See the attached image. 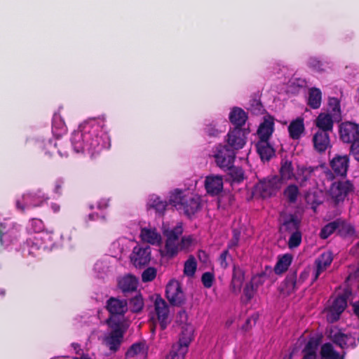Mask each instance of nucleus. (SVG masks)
<instances>
[{"mask_svg":"<svg viewBox=\"0 0 359 359\" xmlns=\"http://www.w3.org/2000/svg\"><path fill=\"white\" fill-rule=\"evenodd\" d=\"M339 224V223L338 222V219H336L335 220L329 222L321 229L320 232V237L322 239L327 238L334 231H338Z\"/></svg>","mask_w":359,"mask_h":359,"instance_id":"41","label":"nucleus"},{"mask_svg":"<svg viewBox=\"0 0 359 359\" xmlns=\"http://www.w3.org/2000/svg\"><path fill=\"white\" fill-rule=\"evenodd\" d=\"M165 296L170 304L175 306H182L186 301L181 284L176 280H171L167 284Z\"/></svg>","mask_w":359,"mask_h":359,"instance_id":"8","label":"nucleus"},{"mask_svg":"<svg viewBox=\"0 0 359 359\" xmlns=\"http://www.w3.org/2000/svg\"><path fill=\"white\" fill-rule=\"evenodd\" d=\"M205 188L211 196H217L223 190V178L221 175H210L205 177Z\"/></svg>","mask_w":359,"mask_h":359,"instance_id":"19","label":"nucleus"},{"mask_svg":"<svg viewBox=\"0 0 359 359\" xmlns=\"http://www.w3.org/2000/svg\"><path fill=\"white\" fill-rule=\"evenodd\" d=\"M330 165L336 175L344 177L349 166V157L348 155L336 154L330 161Z\"/></svg>","mask_w":359,"mask_h":359,"instance_id":"18","label":"nucleus"},{"mask_svg":"<svg viewBox=\"0 0 359 359\" xmlns=\"http://www.w3.org/2000/svg\"><path fill=\"white\" fill-rule=\"evenodd\" d=\"M245 280V272L240 267L236 266L233 269L232 279L230 285L231 291L237 294L241 292Z\"/></svg>","mask_w":359,"mask_h":359,"instance_id":"27","label":"nucleus"},{"mask_svg":"<svg viewBox=\"0 0 359 359\" xmlns=\"http://www.w3.org/2000/svg\"><path fill=\"white\" fill-rule=\"evenodd\" d=\"M257 188L263 197H270L280 189V182L277 176H273L260 181Z\"/></svg>","mask_w":359,"mask_h":359,"instance_id":"17","label":"nucleus"},{"mask_svg":"<svg viewBox=\"0 0 359 359\" xmlns=\"http://www.w3.org/2000/svg\"><path fill=\"white\" fill-rule=\"evenodd\" d=\"M197 267L196 261L193 256H190L185 262L184 266V273L187 276L192 277L196 273Z\"/></svg>","mask_w":359,"mask_h":359,"instance_id":"45","label":"nucleus"},{"mask_svg":"<svg viewBox=\"0 0 359 359\" xmlns=\"http://www.w3.org/2000/svg\"><path fill=\"white\" fill-rule=\"evenodd\" d=\"M169 203L189 218L202 208L201 198L198 195L179 189L175 190L170 194Z\"/></svg>","mask_w":359,"mask_h":359,"instance_id":"2","label":"nucleus"},{"mask_svg":"<svg viewBox=\"0 0 359 359\" xmlns=\"http://www.w3.org/2000/svg\"><path fill=\"white\" fill-rule=\"evenodd\" d=\"M36 194H34L32 193H27L22 196L23 201L27 207H39L41 206L43 203V200L47 199V197H45L44 195L39 196L37 200H34L35 196Z\"/></svg>","mask_w":359,"mask_h":359,"instance_id":"39","label":"nucleus"},{"mask_svg":"<svg viewBox=\"0 0 359 359\" xmlns=\"http://www.w3.org/2000/svg\"><path fill=\"white\" fill-rule=\"evenodd\" d=\"M304 130V119L300 117L292 121L288 126L289 135L292 140H299Z\"/></svg>","mask_w":359,"mask_h":359,"instance_id":"31","label":"nucleus"},{"mask_svg":"<svg viewBox=\"0 0 359 359\" xmlns=\"http://www.w3.org/2000/svg\"><path fill=\"white\" fill-rule=\"evenodd\" d=\"M187 320V314L185 311H180L177 314V322H180L182 325L181 327V332L179 336V340L175 344L182 348H186L189 350V346L194 339V327L191 324L186 323Z\"/></svg>","mask_w":359,"mask_h":359,"instance_id":"5","label":"nucleus"},{"mask_svg":"<svg viewBox=\"0 0 359 359\" xmlns=\"http://www.w3.org/2000/svg\"><path fill=\"white\" fill-rule=\"evenodd\" d=\"M137 279L132 275L126 276L118 282V286L125 296L129 292H135L137 288Z\"/></svg>","mask_w":359,"mask_h":359,"instance_id":"30","label":"nucleus"},{"mask_svg":"<svg viewBox=\"0 0 359 359\" xmlns=\"http://www.w3.org/2000/svg\"><path fill=\"white\" fill-rule=\"evenodd\" d=\"M140 237L143 241L151 245L158 244L161 241V235L155 229L144 228L140 232Z\"/></svg>","mask_w":359,"mask_h":359,"instance_id":"34","label":"nucleus"},{"mask_svg":"<svg viewBox=\"0 0 359 359\" xmlns=\"http://www.w3.org/2000/svg\"><path fill=\"white\" fill-rule=\"evenodd\" d=\"M224 131V130H222L214 122L207 124L204 128L205 133L209 137H217Z\"/></svg>","mask_w":359,"mask_h":359,"instance_id":"47","label":"nucleus"},{"mask_svg":"<svg viewBox=\"0 0 359 359\" xmlns=\"http://www.w3.org/2000/svg\"><path fill=\"white\" fill-rule=\"evenodd\" d=\"M301 219L297 215L290 214L284 217L280 226V231L291 233L300 231Z\"/></svg>","mask_w":359,"mask_h":359,"instance_id":"23","label":"nucleus"},{"mask_svg":"<svg viewBox=\"0 0 359 359\" xmlns=\"http://www.w3.org/2000/svg\"><path fill=\"white\" fill-rule=\"evenodd\" d=\"M107 323L111 330L105 336L104 342L111 351L115 353L120 348L123 341L125 329L121 322L114 319L108 318Z\"/></svg>","mask_w":359,"mask_h":359,"instance_id":"3","label":"nucleus"},{"mask_svg":"<svg viewBox=\"0 0 359 359\" xmlns=\"http://www.w3.org/2000/svg\"><path fill=\"white\" fill-rule=\"evenodd\" d=\"M274 132V120L271 116L264 118L257 130L259 140H269Z\"/></svg>","mask_w":359,"mask_h":359,"instance_id":"24","label":"nucleus"},{"mask_svg":"<svg viewBox=\"0 0 359 359\" xmlns=\"http://www.w3.org/2000/svg\"><path fill=\"white\" fill-rule=\"evenodd\" d=\"M322 93L319 88H312L309 90L308 104L313 109L320 107Z\"/></svg>","mask_w":359,"mask_h":359,"instance_id":"37","label":"nucleus"},{"mask_svg":"<svg viewBox=\"0 0 359 359\" xmlns=\"http://www.w3.org/2000/svg\"><path fill=\"white\" fill-rule=\"evenodd\" d=\"M256 149L262 161H269L275 156L276 151L269 140H259Z\"/></svg>","mask_w":359,"mask_h":359,"instance_id":"26","label":"nucleus"},{"mask_svg":"<svg viewBox=\"0 0 359 359\" xmlns=\"http://www.w3.org/2000/svg\"><path fill=\"white\" fill-rule=\"evenodd\" d=\"M328 107L329 114L334 117L335 121L339 122L341 120L340 100L337 97H329Z\"/></svg>","mask_w":359,"mask_h":359,"instance_id":"36","label":"nucleus"},{"mask_svg":"<svg viewBox=\"0 0 359 359\" xmlns=\"http://www.w3.org/2000/svg\"><path fill=\"white\" fill-rule=\"evenodd\" d=\"M168 203L166 201L162 200L159 196H151L147 203L148 209H154L156 212L163 215Z\"/></svg>","mask_w":359,"mask_h":359,"instance_id":"33","label":"nucleus"},{"mask_svg":"<svg viewBox=\"0 0 359 359\" xmlns=\"http://www.w3.org/2000/svg\"><path fill=\"white\" fill-rule=\"evenodd\" d=\"M157 275L156 268L150 266L147 268L142 273V281L143 283L151 282L155 279Z\"/></svg>","mask_w":359,"mask_h":359,"instance_id":"52","label":"nucleus"},{"mask_svg":"<svg viewBox=\"0 0 359 359\" xmlns=\"http://www.w3.org/2000/svg\"><path fill=\"white\" fill-rule=\"evenodd\" d=\"M88 221L100 220L103 223H106L107 219L104 215H99L97 213H91L88 216Z\"/></svg>","mask_w":359,"mask_h":359,"instance_id":"61","label":"nucleus"},{"mask_svg":"<svg viewBox=\"0 0 359 359\" xmlns=\"http://www.w3.org/2000/svg\"><path fill=\"white\" fill-rule=\"evenodd\" d=\"M241 238V231L237 229L232 230V238L227 245L228 249L236 248L238 245Z\"/></svg>","mask_w":359,"mask_h":359,"instance_id":"54","label":"nucleus"},{"mask_svg":"<svg viewBox=\"0 0 359 359\" xmlns=\"http://www.w3.org/2000/svg\"><path fill=\"white\" fill-rule=\"evenodd\" d=\"M318 170V166L298 165L294 179L300 187H305L308 181L312 178L315 171Z\"/></svg>","mask_w":359,"mask_h":359,"instance_id":"21","label":"nucleus"},{"mask_svg":"<svg viewBox=\"0 0 359 359\" xmlns=\"http://www.w3.org/2000/svg\"><path fill=\"white\" fill-rule=\"evenodd\" d=\"M229 249H226L221 253V255L219 257V262L220 266L224 269H226L228 266L226 258L229 256Z\"/></svg>","mask_w":359,"mask_h":359,"instance_id":"60","label":"nucleus"},{"mask_svg":"<svg viewBox=\"0 0 359 359\" xmlns=\"http://www.w3.org/2000/svg\"><path fill=\"white\" fill-rule=\"evenodd\" d=\"M63 184L60 181H57L55 184L54 192L59 196L62 195Z\"/></svg>","mask_w":359,"mask_h":359,"instance_id":"63","label":"nucleus"},{"mask_svg":"<svg viewBox=\"0 0 359 359\" xmlns=\"http://www.w3.org/2000/svg\"><path fill=\"white\" fill-rule=\"evenodd\" d=\"M258 319V314H253L245 322V324L243 325L242 329L245 332L248 331L252 327V326L255 325L256 322Z\"/></svg>","mask_w":359,"mask_h":359,"instance_id":"57","label":"nucleus"},{"mask_svg":"<svg viewBox=\"0 0 359 359\" xmlns=\"http://www.w3.org/2000/svg\"><path fill=\"white\" fill-rule=\"evenodd\" d=\"M225 170H229V174L233 182L239 183L244 180V172L242 168L235 167L233 164L232 167L226 168Z\"/></svg>","mask_w":359,"mask_h":359,"instance_id":"46","label":"nucleus"},{"mask_svg":"<svg viewBox=\"0 0 359 359\" xmlns=\"http://www.w3.org/2000/svg\"><path fill=\"white\" fill-rule=\"evenodd\" d=\"M353 308L354 313L359 318V301L353 304Z\"/></svg>","mask_w":359,"mask_h":359,"instance_id":"64","label":"nucleus"},{"mask_svg":"<svg viewBox=\"0 0 359 359\" xmlns=\"http://www.w3.org/2000/svg\"><path fill=\"white\" fill-rule=\"evenodd\" d=\"M353 191V184L348 181H337L332 184L330 193L336 204L344 201L348 194Z\"/></svg>","mask_w":359,"mask_h":359,"instance_id":"9","label":"nucleus"},{"mask_svg":"<svg viewBox=\"0 0 359 359\" xmlns=\"http://www.w3.org/2000/svg\"><path fill=\"white\" fill-rule=\"evenodd\" d=\"M345 354L346 353L343 352L340 355L329 342L323 344L320 351L321 359H344Z\"/></svg>","mask_w":359,"mask_h":359,"instance_id":"32","label":"nucleus"},{"mask_svg":"<svg viewBox=\"0 0 359 359\" xmlns=\"http://www.w3.org/2000/svg\"><path fill=\"white\" fill-rule=\"evenodd\" d=\"M150 246L136 245L130 255V261L136 268H142L148 265L151 259Z\"/></svg>","mask_w":359,"mask_h":359,"instance_id":"10","label":"nucleus"},{"mask_svg":"<svg viewBox=\"0 0 359 359\" xmlns=\"http://www.w3.org/2000/svg\"><path fill=\"white\" fill-rule=\"evenodd\" d=\"M154 309L160 327L162 330H164L170 323L169 320V308L165 301L159 294L156 297Z\"/></svg>","mask_w":359,"mask_h":359,"instance_id":"11","label":"nucleus"},{"mask_svg":"<svg viewBox=\"0 0 359 359\" xmlns=\"http://www.w3.org/2000/svg\"><path fill=\"white\" fill-rule=\"evenodd\" d=\"M330 133L321 130H317L314 133L312 141L316 151L323 153L331 147Z\"/></svg>","mask_w":359,"mask_h":359,"instance_id":"20","label":"nucleus"},{"mask_svg":"<svg viewBox=\"0 0 359 359\" xmlns=\"http://www.w3.org/2000/svg\"><path fill=\"white\" fill-rule=\"evenodd\" d=\"M19 236V231L13 224H0V248L10 245Z\"/></svg>","mask_w":359,"mask_h":359,"instance_id":"16","label":"nucleus"},{"mask_svg":"<svg viewBox=\"0 0 359 359\" xmlns=\"http://www.w3.org/2000/svg\"><path fill=\"white\" fill-rule=\"evenodd\" d=\"M328 338L341 349L354 348L357 346L356 339L351 334H345L341 330L331 329Z\"/></svg>","mask_w":359,"mask_h":359,"instance_id":"7","label":"nucleus"},{"mask_svg":"<svg viewBox=\"0 0 359 359\" xmlns=\"http://www.w3.org/2000/svg\"><path fill=\"white\" fill-rule=\"evenodd\" d=\"M163 236L166 238L165 250L166 256L173 257L176 256L180 250V237L183 233L182 223H178L172 229L163 230Z\"/></svg>","mask_w":359,"mask_h":359,"instance_id":"4","label":"nucleus"},{"mask_svg":"<svg viewBox=\"0 0 359 359\" xmlns=\"http://www.w3.org/2000/svg\"><path fill=\"white\" fill-rule=\"evenodd\" d=\"M187 352L188 351L186 350V348H182L180 346L173 344L165 359H184Z\"/></svg>","mask_w":359,"mask_h":359,"instance_id":"44","label":"nucleus"},{"mask_svg":"<svg viewBox=\"0 0 359 359\" xmlns=\"http://www.w3.org/2000/svg\"><path fill=\"white\" fill-rule=\"evenodd\" d=\"M143 307L144 301L140 293L130 299L129 308L132 313H138L142 311Z\"/></svg>","mask_w":359,"mask_h":359,"instance_id":"43","label":"nucleus"},{"mask_svg":"<svg viewBox=\"0 0 359 359\" xmlns=\"http://www.w3.org/2000/svg\"><path fill=\"white\" fill-rule=\"evenodd\" d=\"M339 137L343 142L353 143L359 139V126L353 122H344L339 126Z\"/></svg>","mask_w":359,"mask_h":359,"instance_id":"13","label":"nucleus"},{"mask_svg":"<svg viewBox=\"0 0 359 359\" xmlns=\"http://www.w3.org/2000/svg\"><path fill=\"white\" fill-rule=\"evenodd\" d=\"M267 278L266 272L262 271L253 276L249 282L255 288L258 290L259 287L262 285Z\"/></svg>","mask_w":359,"mask_h":359,"instance_id":"51","label":"nucleus"},{"mask_svg":"<svg viewBox=\"0 0 359 359\" xmlns=\"http://www.w3.org/2000/svg\"><path fill=\"white\" fill-rule=\"evenodd\" d=\"M193 242L191 236H183L181 238L180 241V250H185L189 248Z\"/></svg>","mask_w":359,"mask_h":359,"instance_id":"58","label":"nucleus"},{"mask_svg":"<svg viewBox=\"0 0 359 359\" xmlns=\"http://www.w3.org/2000/svg\"><path fill=\"white\" fill-rule=\"evenodd\" d=\"M98 135L97 129L90 126H84L81 130L74 131L71 137L73 149L76 153H88L91 156L100 153L103 145Z\"/></svg>","mask_w":359,"mask_h":359,"instance_id":"1","label":"nucleus"},{"mask_svg":"<svg viewBox=\"0 0 359 359\" xmlns=\"http://www.w3.org/2000/svg\"><path fill=\"white\" fill-rule=\"evenodd\" d=\"M248 118V114L243 109L237 107L231 109L229 116L230 122L235 126L234 128H242Z\"/></svg>","mask_w":359,"mask_h":359,"instance_id":"29","label":"nucleus"},{"mask_svg":"<svg viewBox=\"0 0 359 359\" xmlns=\"http://www.w3.org/2000/svg\"><path fill=\"white\" fill-rule=\"evenodd\" d=\"M307 65L309 68L318 72L325 71V64L316 57L309 58Z\"/></svg>","mask_w":359,"mask_h":359,"instance_id":"49","label":"nucleus"},{"mask_svg":"<svg viewBox=\"0 0 359 359\" xmlns=\"http://www.w3.org/2000/svg\"><path fill=\"white\" fill-rule=\"evenodd\" d=\"M283 194L289 203H294L297 201L299 190L296 184H290L285 189Z\"/></svg>","mask_w":359,"mask_h":359,"instance_id":"42","label":"nucleus"},{"mask_svg":"<svg viewBox=\"0 0 359 359\" xmlns=\"http://www.w3.org/2000/svg\"><path fill=\"white\" fill-rule=\"evenodd\" d=\"M339 223L338 227V234L342 237L353 236L355 233V229L353 225L348 224L345 219L338 218Z\"/></svg>","mask_w":359,"mask_h":359,"instance_id":"38","label":"nucleus"},{"mask_svg":"<svg viewBox=\"0 0 359 359\" xmlns=\"http://www.w3.org/2000/svg\"><path fill=\"white\" fill-rule=\"evenodd\" d=\"M280 175L282 180H291L293 177H295L294 175V169L291 161H285L282 162L280 168Z\"/></svg>","mask_w":359,"mask_h":359,"instance_id":"40","label":"nucleus"},{"mask_svg":"<svg viewBox=\"0 0 359 359\" xmlns=\"http://www.w3.org/2000/svg\"><path fill=\"white\" fill-rule=\"evenodd\" d=\"M302 234L301 230L299 231L291 233V235L287 241V245L290 249H293L299 247L302 243Z\"/></svg>","mask_w":359,"mask_h":359,"instance_id":"48","label":"nucleus"},{"mask_svg":"<svg viewBox=\"0 0 359 359\" xmlns=\"http://www.w3.org/2000/svg\"><path fill=\"white\" fill-rule=\"evenodd\" d=\"M109 200L107 198H102L97 202V208L99 210H104L108 208Z\"/></svg>","mask_w":359,"mask_h":359,"instance_id":"62","label":"nucleus"},{"mask_svg":"<svg viewBox=\"0 0 359 359\" xmlns=\"http://www.w3.org/2000/svg\"><path fill=\"white\" fill-rule=\"evenodd\" d=\"M347 306L345 296L339 295L334 299L327 311V318L330 323L337 322Z\"/></svg>","mask_w":359,"mask_h":359,"instance_id":"15","label":"nucleus"},{"mask_svg":"<svg viewBox=\"0 0 359 359\" xmlns=\"http://www.w3.org/2000/svg\"><path fill=\"white\" fill-rule=\"evenodd\" d=\"M334 117L330 114L320 113L316 119L318 130L332 133L334 126Z\"/></svg>","mask_w":359,"mask_h":359,"instance_id":"28","label":"nucleus"},{"mask_svg":"<svg viewBox=\"0 0 359 359\" xmlns=\"http://www.w3.org/2000/svg\"><path fill=\"white\" fill-rule=\"evenodd\" d=\"M320 339L319 338L312 337L310 338L306 344L303 352L304 353H311L316 355V350L319 346Z\"/></svg>","mask_w":359,"mask_h":359,"instance_id":"50","label":"nucleus"},{"mask_svg":"<svg viewBox=\"0 0 359 359\" xmlns=\"http://www.w3.org/2000/svg\"><path fill=\"white\" fill-rule=\"evenodd\" d=\"M333 255L330 250L323 252L315 261L316 265V270L313 278V282H315L320 275L332 262Z\"/></svg>","mask_w":359,"mask_h":359,"instance_id":"22","label":"nucleus"},{"mask_svg":"<svg viewBox=\"0 0 359 359\" xmlns=\"http://www.w3.org/2000/svg\"><path fill=\"white\" fill-rule=\"evenodd\" d=\"M214 280V275L210 272H205L202 275L201 281L206 288L212 287Z\"/></svg>","mask_w":359,"mask_h":359,"instance_id":"56","label":"nucleus"},{"mask_svg":"<svg viewBox=\"0 0 359 359\" xmlns=\"http://www.w3.org/2000/svg\"><path fill=\"white\" fill-rule=\"evenodd\" d=\"M292 261V256L290 254H285L278 257L275 265L274 271L276 274H281L285 272L290 266Z\"/></svg>","mask_w":359,"mask_h":359,"instance_id":"35","label":"nucleus"},{"mask_svg":"<svg viewBox=\"0 0 359 359\" xmlns=\"http://www.w3.org/2000/svg\"><path fill=\"white\" fill-rule=\"evenodd\" d=\"M351 154L359 162V139L354 141L351 146Z\"/></svg>","mask_w":359,"mask_h":359,"instance_id":"59","label":"nucleus"},{"mask_svg":"<svg viewBox=\"0 0 359 359\" xmlns=\"http://www.w3.org/2000/svg\"><path fill=\"white\" fill-rule=\"evenodd\" d=\"M257 290L250 283H248L243 289V294L246 302H249L254 297Z\"/></svg>","mask_w":359,"mask_h":359,"instance_id":"53","label":"nucleus"},{"mask_svg":"<svg viewBox=\"0 0 359 359\" xmlns=\"http://www.w3.org/2000/svg\"><path fill=\"white\" fill-rule=\"evenodd\" d=\"M216 164L220 168L225 170L232 167L236 158L233 149L227 145H219L214 154Z\"/></svg>","mask_w":359,"mask_h":359,"instance_id":"6","label":"nucleus"},{"mask_svg":"<svg viewBox=\"0 0 359 359\" xmlns=\"http://www.w3.org/2000/svg\"><path fill=\"white\" fill-rule=\"evenodd\" d=\"M105 308L110 314L109 318L113 319L114 316H124L128 310V305L126 299L111 297L107 300Z\"/></svg>","mask_w":359,"mask_h":359,"instance_id":"14","label":"nucleus"},{"mask_svg":"<svg viewBox=\"0 0 359 359\" xmlns=\"http://www.w3.org/2000/svg\"><path fill=\"white\" fill-rule=\"evenodd\" d=\"M297 272L290 273L280 284V292L285 296H289L297 290Z\"/></svg>","mask_w":359,"mask_h":359,"instance_id":"25","label":"nucleus"},{"mask_svg":"<svg viewBox=\"0 0 359 359\" xmlns=\"http://www.w3.org/2000/svg\"><path fill=\"white\" fill-rule=\"evenodd\" d=\"M143 349V345L141 343L133 344L127 351L126 355L128 358H133L140 353Z\"/></svg>","mask_w":359,"mask_h":359,"instance_id":"55","label":"nucleus"},{"mask_svg":"<svg viewBox=\"0 0 359 359\" xmlns=\"http://www.w3.org/2000/svg\"><path fill=\"white\" fill-rule=\"evenodd\" d=\"M248 134V132L243 128H234L230 130L227 134V146L234 151L242 149L246 144Z\"/></svg>","mask_w":359,"mask_h":359,"instance_id":"12","label":"nucleus"}]
</instances>
